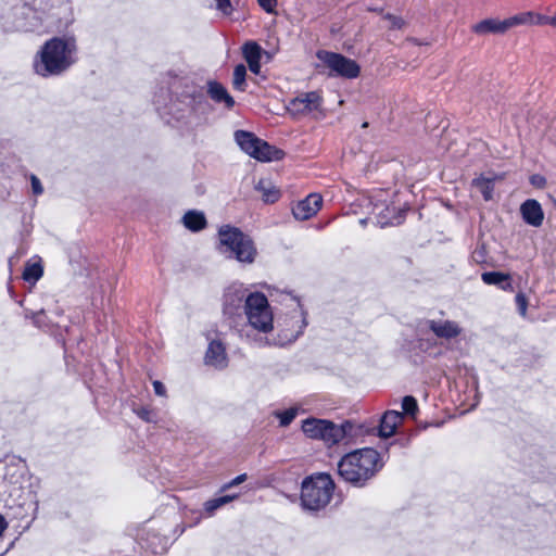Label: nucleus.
<instances>
[{
	"instance_id": "f257e3e1",
	"label": "nucleus",
	"mask_w": 556,
	"mask_h": 556,
	"mask_svg": "<svg viewBox=\"0 0 556 556\" xmlns=\"http://www.w3.org/2000/svg\"><path fill=\"white\" fill-rule=\"evenodd\" d=\"M77 46L72 37L47 40L33 61L35 73L43 78L60 76L76 62Z\"/></svg>"
},
{
	"instance_id": "f03ea898",
	"label": "nucleus",
	"mask_w": 556,
	"mask_h": 556,
	"mask_svg": "<svg viewBox=\"0 0 556 556\" xmlns=\"http://www.w3.org/2000/svg\"><path fill=\"white\" fill-rule=\"evenodd\" d=\"M383 465L378 451L364 447L345 454L338 463V473L345 482L362 488L382 469Z\"/></svg>"
},
{
	"instance_id": "7ed1b4c3",
	"label": "nucleus",
	"mask_w": 556,
	"mask_h": 556,
	"mask_svg": "<svg viewBox=\"0 0 556 556\" xmlns=\"http://www.w3.org/2000/svg\"><path fill=\"white\" fill-rule=\"evenodd\" d=\"M306 326V314L301 307H298L278 319L274 329L275 333L273 331L267 336L245 333V338L257 348H282L293 343L303 333Z\"/></svg>"
},
{
	"instance_id": "20e7f679",
	"label": "nucleus",
	"mask_w": 556,
	"mask_h": 556,
	"mask_svg": "<svg viewBox=\"0 0 556 556\" xmlns=\"http://www.w3.org/2000/svg\"><path fill=\"white\" fill-rule=\"evenodd\" d=\"M218 251L240 263L254 262L257 251L253 240L239 228L224 225L218 230Z\"/></svg>"
},
{
	"instance_id": "39448f33",
	"label": "nucleus",
	"mask_w": 556,
	"mask_h": 556,
	"mask_svg": "<svg viewBox=\"0 0 556 556\" xmlns=\"http://www.w3.org/2000/svg\"><path fill=\"white\" fill-rule=\"evenodd\" d=\"M334 483L327 473L306 478L301 488L302 507L312 511L325 508L332 497Z\"/></svg>"
},
{
	"instance_id": "423d86ee",
	"label": "nucleus",
	"mask_w": 556,
	"mask_h": 556,
	"mask_svg": "<svg viewBox=\"0 0 556 556\" xmlns=\"http://www.w3.org/2000/svg\"><path fill=\"white\" fill-rule=\"evenodd\" d=\"M248 326L255 332L252 334L267 336L275 329L274 313L267 298L261 292H251L244 304ZM251 334L250 332H248Z\"/></svg>"
},
{
	"instance_id": "0eeeda50",
	"label": "nucleus",
	"mask_w": 556,
	"mask_h": 556,
	"mask_svg": "<svg viewBox=\"0 0 556 556\" xmlns=\"http://www.w3.org/2000/svg\"><path fill=\"white\" fill-rule=\"evenodd\" d=\"M318 63L316 70L329 77H341L345 79H354L361 73L359 65L352 59L343 54L319 50L316 52Z\"/></svg>"
},
{
	"instance_id": "6e6552de",
	"label": "nucleus",
	"mask_w": 556,
	"mask_h": 556,
	"mask_svg": "<svg viewBox=\"0 0 556 556\" xmlns=\"http://www.w3.org/2000/svg\"><path fill=\"white\" fill-rule=\"evenodd\" d=\"M235 139L242 151L257 161L270 162L282 157L280 150L257 138L252 132L237 130L235 132Z\"/></svg>"
},
{
	"instance_id": "1a4fd4ad",
	"label": "nucleus",
	"mask_w": 556,
	"mask_h": 556,
	"mask_svg": "<svg viewBox=\"0 0 556 556\" xmlns=\"http://www.w3.org/2000/svg\"><path fill=\"white\" fill-rule=\"evenodd\" d=\"M23 473L18 465L0 462V495L12 497L17 505L24 504Z\"/></svg>"
},
{
	"instance_id": "9d476101",
	"label": "nucleus",
	"mask_w": 556,
	"mask_h": 556,
	"mask_svg": "<svg viewBox=\"0 0 556 556\" xmlns=\"http://www.w3.org/2000/svg\"><path fill=\"white\" fill-rule=\"evenodd\" d=\"M251 292L242 283H232L226 288L223 296V312L227 316L239 315Z\"/></svg>"
},
{
	"instance_id": "9b49d317",
	"label": "nucleus",
	"mask_w": 556,
	"mask_h": 556,
	"mask_svg": "<svg viewBox=\"0 0 556 556\" xmlns=\"http://www.w3.org/2000/svg\"><path fill=\"white\" fill-rule=\"evenodd\" d=\"M321 103L323 98L318 91L302 92L289 101L287 110L292 116H303L318 111Z\"/></svg>"
},
{
	"instance_id": "f8f14e48",
	"label": "nucleus",
	"mask_w": 556,
	"mask_h": 556,
	"mask_svg": "<svg viewBox=\"0 0 556 556\" xmlns=\"http://www.w3.org/2000/svg\"><path fill=\"white\" fill-rule=\"evenodd\" d=\"M405 211L395 206L377 203L374 205L372 214L376 223L381 227L400 225L404 220Z\"/></svg>"
},
{
	"instance_id": "ddd939ff",
	"label": "nucleus",
	"mask_w": 556,
	"mask_h": 556,
	"mask_svg": "<svg viewBox=\"0 0 556 556\" xmlns=\"http://www.w3.org/2000/svg\"><path fill=\"white\" fill-rule=\"evenodd\" d=\"M207 339L210 342L204 356L205 364L216 369L226 368L228 365V356L224 342L219 338Z\"/></svg>"
},
{
	"instance_id": "4468645a",
	"label": "nucleus",
	"mask_w": 556,
	"mask_h": 556,
	"mask_svg": "<svg viewBox=\"0 0 556 556\" xmlns=\"http://www.w3.org/2000/svg\"><path fill=\"white\" fill-rule=\"evenodd\" d=\"M321 203L323 199L319 194L311 193L293 206V216L298 220H306L313 217L320 210Z\"/></svg>"
},
{
	"instance_id": "2eb2a0df",
	"label": "nucleus",
	"mask_w": 556,
	"mask_h": 556,
	"mask_svg": "<svg viewBox=\"0 0 556 556\" xmlns=\"http://www.w3.org/2000/svg\"><path fill=\"white\" fill-rule=\"evenodd\" d=\"M353 426L346 421L342 425H336L329 420H326L324 433L320 440L329 445H333L342 442L346 437L351 434Z\"/></svg>"
},
{
	"instance_id": "dca6fc26",
	"label": "nucleus",
	"mask_w": 556,
	"mask_h": 556,
	"mask_svg": "<svg viewBox=\"0 0 556 556\" xmlns=\"http://www.w3.org/2000/svg\"><path fill=\"white\" fill-rule=\"evenodd\" d=\"M520 213L523 220L533 227H540L544 219V213L541 204L533 199L525 201L520 206Z\"/></svg>"
},
{
	"instance_id": "f3484780",
	"label": "nucleus",
	"mask_w": 556,
	"mask_h": 556,
	"mask_svg": "<svg viewBox=\"0 0 556 556\" xmlns=\"http://www.w3.org/2000/svg\"><path fill=\"white\" fill-rule=\"evenodd\" d=\"M426 325L439 338L452 339L460 333V328L455 321L427 320Z\"/></svg>"
},
{
	"instance_id": "a211bd4d",
	"label": "nucleus",
	"mask_w": 556,
	"mask_h": 556,
	"mask_svg": "<svg viewBox=\"0 0 556 556\" xmlns=\"http://www.w3.org/2000/svg\"><path fill=\"white\" fill-rule=\"evenodd\" d=\"M242 53L249 65V70L257 75L261 71V59L264 53L261 46L255 41H248L242 47Z\"/></svg>"
},
{
	"instance_id": "6ab92c4d",
	"label": "nucleus",
	"mask_w": 556,
	"mask_h": 556,
	"mask_svg": "<svg viewBox=\"0 0 556 556\" xmlns=\"http://www.w3.org/2000/svg\"><path fill=\"white\" fill-rule=\"evenodd\" d=\"M403 414L397 410H388L383 414L380 426H379V435L382 438L392 437L399 425L403 421Z\"/></svg>"
},
{
	"instance_id": "aec40b11",
	"label": "nucleus",
	"mask_w": 556,
	"mask_h": 556,
	"mask_svg": "<svg viewBox=\"0 0 556 556\" xmlns=\"http://www.w3.org/2000/svg\"><path fill=\"white\" fill-rule=\"evenodd\" d=\"M207 94L216 103H224L226 108L231 109L235 105L233 98L227 89L218 81L207 83Z\"/></svg>"
},
{
	"instance_id": "412c9836",
	"label": "nucleus",
	"mask_w": 556,
	"mask_h": 556,
	"mask_svg": "<svg viewBox=\"0 0 556 556\" xmlns=\"http://www.w3.org/2000/svg\"><path fill=\"white\" fill-rule=\"evenodd\" d=\"M553 18H554V15L547 16V15H540V14H534L531 12H526V13H521L514 17L508 18L507 23H509V27H511L514 25H518V24H536V25L548 24V25L556 26V24L549 22V20H553Z\"/></svg>"
},
{
	"instance_id": "4be33fe9",
	"label": "nucleus",
	"mask_w": 556,
	"mask_h": 556,
	"mask_svg": "<svg viewBox=\"0 0 556 556\" xmlns=\"http://www.w3.org/2000/svg\"><path fill=\"white\" fill-rule=\"evenodd\" d=\"M509 28V23H507V20L505 21H496V20H484L479 22L472 27V30L476 34L479 35H485V34H500L504 33L506 29Z\"/></svg>"
},
{
	"instance_id": "5701e85b",
	"label": "nucleus",
	"mask_w": 556,
	"mask_h": 556,
	"mask_svg": "<svg viewBox=\"0 0 556 556\" xmlns=\"http://www.w3.org/2000/svg\"><path fill=\"white\" fill-rule=\"evenodd\" d=\"M184 226L193 231H200L206 227V218L202 212L199 211H188L182 217Z\"/></svg>"
},
{
	"instance_id": "b1692460",
	"label": "nucleus",
	"mask_w": 556,
	"mask_h": 556,
	"mask_svg": "<svg viewBox=\"0 0 556 556\" xmlns=\"http://www.w3.org/2000/svg\"><path fill=\"white\" fill-rule=\"evenodd\" d=\"M325 425V419L307 418L302 424V430L308 438L320 440Z\"/></svg>"
},
{
	"instance_id": "393cba45",
	"label": "nucleus",
	"mask_w": 556,
	"mask_h": 556,
	"mask_svg": "<svg viewBox=\"0 0 556 556\" xmlns=\"http://www.w3.org/2000/svg\"><path fill=\"white\" fill-rule=\"evenodd\" d=\"M43 275L40 258L27 262L23 271V279L28 282L38 281Z\"/></svg>"
},
{
	"instance_id": "a878e982",
	"label": "nucleus",
	"mask_w": 556,
	"mask_h": 556,
	"mask_svg": "<svg viewBox=\"0 0 556 556\" xmlns=\"http://www.w3.org/2000/svg\"><path fill=\"white\" fill-rule=\"evenodd\" d=\"M256 190L262 193V198L267 203H274L279 199V190L269 181L261 179L256 185Z\"/></svg>"
},
{
	"instance_id": "bb28decb",
	"label": "nucleus",
	"mask_w": 556,
	"mask_h": 556,
	"mask_svg": "<svg viewBox=\"0 0 556 556\" xmlns=\"http://www.w3.org/2000/svg\"><path fill=\"white\" fill-rule=\"evenodd\" d=\"M182 102L190 108V113H193L204 103V96L198 88L192 87L188 94L184 96Z\"/></svg>"
},
{
	"instance_id": "cd10ccee",
	"label": "nucleus",
	"mask_w": 556,
	"mask_h": 556,
	"mask_svg": "<svg viewBox=\"0 0 556 556\" xmlns=\"http://www.w3.org/2000/svg\"><path fill=\"white\" fill-rule=\"evenodd\" d=\"M472 185L479 189V191L482 193L485 201L492 200L494 185L491 179L483 178V177L476 178V179H473Z\"/></svg>"
},
{
	"instance_id": "c85d7f7f",
	"label": "nucleus",
	"mask_w": 556,
	"mask_h": 556,
	"mask_svg": "<svg viewBox=\"0 0 556 556\" xmlns=\"http://www.w3.org/2000/svg\"><path fill=\"white\" fill-rule=\"evenodd\" d=\"M238 495H224L217 498L210 500L205 502L204 504V510L212 515L216 509L220 508L222 506L232 502L235 498H237Z\"/></svg>"
},
{
	"instance_id": "c756f323",
	"label": "nucleus",
	"mask_w": 556,
	"mask_h": 556,
	"mask_svg": "<svg viewBox=\"0 0 556 556\" xmlns=\"http://www.w3.org/2000/svg\"><path fill=\"white\" fill-rule=\"evenodd\" d=\"M245 76H247V68L243 64H238L233 70V78H232V85L233 88L239 91H244L247 84H245Z\"/></svg>"
},
{
	"instance_id": "7c9ffc66",
	"label": "nucleus",
	"mask_w": 556,
	"mask_h": 556,
	"mask_svg": "<svg viewBox=\"0 0 556 556\" xmlns=\"http://www.w3.org/2000/svg\"><path fill=\"white\" fill-rule=\"evenodd\" d=\"M299 410L300 407L293 406L282 412H275V416L279 419L281 427H287L294 420Z\"/></svg>"
},
{
	"instance_id": "2f4dec72",
	"label": "nucleus",
	"mask_w": 556,
	"mask_h": 556,
	"mask_svg": "<svg viewBox=\"0 0 556 556\" xmlns=\"http://www.w3.org/2000/svg\"><path fill=\"white\" fill-rule=\"evenodd\" d=\"M481 278L486 285H500L507 280L508 276L498 271H486L482 274Z\"/></svg>"
},
{
	"instance_id": "473e14b6",
	"label": "nucleus",
	"mask_w": 556,
	"mask_h": 556,
	"mask_svg": "<svg viewBox=\"0 0 556 556\" xmlns=\"http://www.w3.org/2000/svg\"><path fill=\"white\" fill-rule=\"evenodd\" d=\"M402 408L404 414L414 416L418 410L416 399L410 395L404 396L402 400Z\"/></svg>"
},
{
	"instance_id": "72a5a7b5",
	"label": "nucleus",
	"mask_w": 556,
	"mask_h": 556,
	"mask_svg": "<svg viewBox=\"0 0 556 556\" xmlns=\"http://www.w3.org/2000/svg\"><path fill=\"white\" fill-rule=\"evenodd\" d=\"M215 8L223 15L228 16L232 13L233 8L230 0H214Z\"/></svg>"
},
{
	"instance_id": "f704fd0d",
	"label": "nucleus",
	"mask_w": 556,
	"mask_h": 556,
	"mask_svg": "<svg viewBox=\"0 0 556 556\" xmlns=\"http://www.w3.org/2000/svg\"><path fill=\"white\" fill-rule=\"evenodd\" d=\"M137 416L140 417L142 420L147 422H154L155 421V414L152 409L148 407H140L135 410Z\"/></svg>"
},
{
	"instance_id": "c9c22d12",
	"label": "nucleus",
	"mask_w": 556,
	"mask_h": 556,
	"mask_svg": "<svg viewBox=\"0 0 556 556\" xmlns=\"http://www.w3.org/2000/svg\"><path fill=\"white\" fill-rule=\"evenodd\" d=\"M383 18L388 22L389 28L401 29L405 25L404 20L399 16L387 14Z\"/></svg>"
},
{
	"instance_id": "e433bc0d",
	"label": "nucleus",
	"mask_w": 556,
	"mask_h": 556,
	"mask_svg": "<svg viewBox=\"0 0 556 556\" xmlns=\"http://www.w3.org/2000/svg\"><path fill=\"white\" fill-rule=\"evenodd\" d=\"M516 304L520 315L525 316L527 313L528 301L525 294L518 293L516 295Z\"/></svg>"
},
{
	"instance_id": "4c0bfd02",
	"label": "nucleus",
	"mask_w": 556,
	"mask_h": 556,
	"mask_svg": "<svg viewBox=\"0 0 556 556\" xmlns=\"http://www.w3.org/2000/svg\"><path fill=\"white\" fill-rule=\"evenodd\" d=\"M31 190L35 195H40L43 192V187L39 178L35 175L30 176Z\"/></svg>"
},
{
	"instance_id": "58836bf2",
	"label": "nucleus",
	"mask_w": 556,
	"mask_h": 556,
	"mask_svg": "<svg viewBox=\"0 0 556 556\" xmlns=\"http://www.w3.org/2000/svg\"><path fill=\"white\" fill-rule=\"evenodd\" d=\"M247 473H241L239 476H237L236 478H233L231 481H229L228 483H226L222 490L225 491V490H228L232 486H237L241 483H243L245 480H247Z\"/></svg>"
},
{
	"instance_id": "ea45409f",
	"label": "nucleus",
	"mask_w": 556,
	"mask_h": 556,
	"mask_svg": "<svg viewBox=\"0 0 556 556\" xmlns=\"http://www.w3.org/2000/svg\"><path fill=\"white\" fill-rule=\"evenodd\" d=\"M257 2L267 13H274L277 7V0H257Z\"/></svg>"
},
{
	"instance_id": "a19ab883",
	"label": "nucleus",
	"mask_w": 556,
	"mask_h": 556,
	"mask_svg": "<svg viewBox=\"0 0 556 556\" xmlns=\"http://www.w3.org/2000/svg\"><path fill=\"white\" fill-rule=\"evenodd\" d=\"M530 182L536 188H544L546 185V179L544 176L535 174L530 177Z\"/></svg>"
},
{
	"instance_id": "79ce46f5",
	"label": "nucleus",
	"mask_w": 556,
	"mask_h": 556,
	"mask_svg": "<svg viewBox=\"0 0 556 556\" xmlns=\"http://www.w3.org/2000/svg\"><path fill=\"white\" fill-rule=\"evenodd\" d=\"M153 389L156 395L166 396V388L161 381H153Z\"/></svg>"
},
{
	"instance_id": "37998d69",
	"label": "nucleus",
	"mask_w": 556,
	"mask_h": 556,
	"mask_svg": "<svg viewBox=\"0 0 556 556\" xmlns=\"http://www.w3.org/2000/svg\"><path fill=\"white\" fill-rule=\"evenodd\" d=\"M42 316H43L42 311L34 313L31 316V318L34 319V323L39 327L41 326V323H42Z\"/></svg>"
},
{
	"instance_id": "c03bdc74",
	"label": "nucleus",
	"mask_w": 556,
	"mask_h": 556,
	"mask_svg": "<svg viewBox=\"0 0 556 556\" xmlns=\"http://www.w3.org/2000/svg\"><path fill=\"white\" fill-rule=\"evenodd\" d=\"M8 528V522L5 521L4 517L0 515V536L4 532V530Z\"/></svg>"
},
{
	"instance_id": "a18cd8bd",
	"label": "nucleus",
	"mask_w": 556,
	"mask_h": 556,
	"mask_svg": "<svg viewBox=\"0 0 556 556\" xmlns=\"http://www.w3.org/2000/svg\"><path fill=\"white\" fill-rule=\"evenodd\" d=\"M359 222H361L362 225H365L367 219L364 218V219H361Z\"/></svg>"
}]
</instances>
